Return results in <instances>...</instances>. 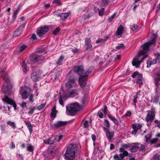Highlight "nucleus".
I'll list each match as a JSON object with an SVG mask.
<instances>
[{"label": "nucleus", "instance_id": "cd10ccee", "mask_svg": "<svg viewBox=\"0 0 160 160\" xmlns=\"http://www.w3.org/2000/svg\"><path fill=\"white\" fill-rule=\"evenodd\" d=\"M21 32V31L20 30V28L17 29L14 32L13 35L14 37H17L19 36Z\"/></svg>", "mask_w": 160, "mask_h": 160}, {"label": "nucleus", "instance_id": "412c9836", "mask_svg": "<svg viewBox=\"0 0 160 160\" xmlns=\"http://www.w3.org/2000/svg\"><path fill=\"white\" fill-rule=\"evenodd\" d=\"M25 122L30 132L31 133L32 131V127L31 123L29 121H25Z\"/></svg>", "mask_w": 160, "mask_h": 160}, {"label": "nucleus", "instance_id": "5701e85b", "mask_svg": "<svg viewBox=\"0 0 160 160\" xmlns=\"http://www.w3.org/2000/svg\"><path fill=\"white\" fill-rule=\"evenodd\" d=\"M56 106H54L52 110V111L51 113V116L53 117H55L56 116V114L57 112V111L56 110Z\"/></svg>", "mask_w": 160, "mask_h": 160}, {"label": "nucleus", "instance_id": "bf43d9fd", "mask_svg": "<svg viewBox=\"0 0 160 160\" xmlns=\"http://www.w3.org/2000/svg\"><path fill=\"white\" fill-rule=\"evenodd\" d=\"M59 102L61 105H62V106H64V105L63 101L62 100V99L61 98H60L59 100Z\"/></svg>", "mask_w": 160, "mask_h": 160}, {"label": "nucleus", "instance_id": "680f3d73", "mask_svg": "<svg viewBox=\"0 0 160 160\" xmlns=\"http://www.w3.org/2000/svg\"><path fill=\"white\" fill-rule=\"evenodd\" d=\"M33 96L32 94L30 95V96L29 98V101L30 102H33Z\"/></svg>", "mask_w": 160, "mask_h": 160}, {"label": "nucleus", "instance_id": "6e6d98bb", "mask_svg": "<svg viewBox=\"0 0 160 160\" xmlns=\"http://www.w3.org/2000/svg\"><path fill=\"white\" fill-rule=\"evenodd\" d=\"M19 8H17V9L16 10L15 12H14V14L13 15V17L15 18L16 16V15H17V13L19 11Z\"/></svg>", "mask_w": 160, "mask_h": 160}, {"label": "nucleus", "instance_id": "9d476101", "mask_svg": "<svg viewBox=\"0 0 160 160\" xmlns=\"http://www.w3.org/2000/svg\"><path fill=\"white\" fill-rule=\"evenodd\" d=\"M76 86V84L74 79H69L66 84V87L67 89L75 87Z\"/></svg>", "mask_w": 160, "mask_h": 160}, {"label": "nucleus", "instance_id": "f03ea898", "mask_svg": "<svg viewBox=\"0 0 160 160\" xmlns=\"http://www.w3.org/2000/svg\"><path fill=\"white\" fill-rule=\"evenodd\" d=\"M78 149L76 144H72L69 145L67 148L65 153L64 154L66 160H72L75 155V153Z\"/></svg>", "mask_w": 160, "mask_h": 160}, {"label": "nucleus", "instance_id": "774afa93", "mask_svg": "<svg viewBox=\"0 0 160 160\" xmlns=\"http://www.w3.org/2000/svg\"><path fill=\"white\" fill-rule=\"evenodd\" d=\"M32 38L34 39L36 38V35L35 34H33L32 36Z\"/></svg>", "mask_w": 160, "mask_h": 160}, {"label": "nucleus", "instance_id": "de8ad7c7", "mask_svg": "<svg viewBox=\"0 0 160 160\" xmlns=\"http://www.w3.org/2000/svg\"><path fill=\"white\" fill-rule=\"evenodd\" d=\"M60 29L59 28H56L53 32V34L54 35H57L59 32Z\"/></svg>", "mask_w": 160, "mask_h": 160}, {"label": "nucleus", "instance_id": "bb28decb", "mask_svg": "<svg viewBox=\"0 0 160 160\" xmlns=\"http://www.w3.org/2000/svg\"><path fill=\"white\" fill-rule=\"evenodd\" d=\"M152 134L151 133H150L148 134L146 136V142H150V140L152 138Z\"/></svg>", "mask_w": 160, "mask_h": 160}, {"label": "nucleus", "instance_id": "e2e57ef3", "mask_svg": "<svg viewBox=\"0 0 160 160\" xmlns=\"http://www.w3.org/2000/svg\"><path fill=\"white\" fill-rule=\"evenodd\" d=\"M137 98L136 97H134V99H133V102L134 103V104H135V106H136L135 103H136L137 102Z\"/></svg>", "mask_w": 160, "mask_h": 160}, {"label": "nucleus", "instance_id": "338daca9", "mask_svg": "<svg viewBox=\"0 0 160 160\" xmlns=\"http://www.w3.org/2000/svg\"><path fill=\"white\" fill-rule=\"evenodd\" d=\"M114 148V145L113 144H110V148L111 149H112Z\"/></svg>", "mask_w": 160, "mask_h": 160}, {"label": "nucleus", "instance_id": "79ce46f5", "mask_svg": "<svg viewBox=\"0 0 160 160\" xmlns=\"http://www.w3.org/2000/svg\"><path fill=\"white\" fill-rule=\"evenodd\" d=\"M114 160H122L123 158H122L119 157L118 155L115 154L114 156Z\"/></svg>", "mask_w": 160, "mask_h": 160}, {"label": "nucleus", "instance_id": "f8f14e48", "mask_svg": "<svg viewBox=\"0 0 160 160\" xmlns=\"http://www.w3.org/2000/svg\"><path fill=\"white\" fill-rule=\"evenodd\" d=\"M87 75H81L80 76L79 81L80 85L82 88L84 87L87 83Z\"/></svg>", "mask_w": 160, "mask_h": 160}, {"label": "nucleus", "instance_id": "2f4dec72", "mask_svg": "<svg viewBox=\"0 0 160 160\" xmlns=\"http://www.w3.org/2000/svg\"><path fill=\"white\" fill-rule=\"evenodd\" d=\"M64 57L62 56H61L59 59L58 60L56 63L58 65H59L61 64V62L63 61L64 59Z\"/></svg>", "mask_w": 160, "mask_h": 160}, {"label": "nucleus", "instance_id": "dca6fc26", "mask_svg": "<svg viewBox=\"0 0 160 160\" xmlns=\"http://www.w3.org/2000/svg\"><path fill=\"white\" fill-rule=\"evenodd\" d=\"M124 28L123 26L120 25L118 28L116 32V35L117 36H121L123 33Z\"/></svg>", "mask_w": 160, "mask_h": 160}, {"label": "nucleus", "instance_id": "4468645a", "mask_svg": "<svg viewBox=\"0 0 160 160\" xmlns=\"http://www.w3.org/2000/svg\"><path fill=\"white\" fill-rule=\"evenodd\" d=\"M107 110V108L105 106L103 109L99 110L98 112V115L99 117L100 118H102L104 115L106 116Z\"/></svg>", "mask_w": 160, "mask_h": 160}, {"label": "nucleus", "instance_id": "69168bd1", "mask_svg": "<svg viewBox=\"0 0 160 160\" xmlns=\"http://www.w3.org/2000/svg\"><path fill=\"white\" fill-rule=\"evenodd\" d=\"M145 148V146L144 145H141L140 149L141 150H143Z\"/></svg>", "mask_w": 160, "mask_h": 160}, {"label": "nucleus", "instance_id": "3c124183", "mask_svg": "<svg viewBox=\"0 0 160 160\" xmlns=\"http://www.w3.org/2000/svg\"><path fill=\"white\" fill-rule=\"evenodd\" d=\"M34 109L35 107L33 108L32 109H30L28 112V114L30 115L32 114L34 112Z\"/></svg>", "mask_w": 160, "mask_h": 160}, {"label": "nucleus", "instance_id": "a878e982", "mask_svg": "<svg viewBox=\"0 0 160 160\" xmlns=\"http://www.w3.org/2000/svg\"><path fill=\"white\" fill-rule=\"evenodd\" d=\"M155 82L156 83H158L160 81V72L158 73L155 76Z\"/></svg>", "mask_w": 160, "mask_h": 160}, {"label": "nucleus", "instance_id": "1a4fd4ad", "mask_svg": "<svg viewBox=\"0 0 160 160\" xmlns=\"http://www.w3.org/2000/svg\"><path fill=\"white\" fill-rule=\"evenodd\" d=\"M41 72L39 71H37L36 72L32 73L31 75V78L34 82H37L41 78Z\"/></svg>", "mask_w": 160, "mask_h": 160}, {"label": "nucleus", "instance_id": "ea45409f", "mask_svg": "<svg viewBox=\"0 0 160 160\" xmlns=\"http://www.w3.org/2000/svg\"><path fill=\"white\" fill-rule=\"evenodd\" d=\"M34 59H35V61H37L39 60H43V58L42 57L39 56H36Z\"/></svg>", "mask_w": 160, "mask_h": 160}, {"label": "nucleus", "instance_id": "a18cd8bd", "mask_svg": "<svg viewBox=\"0 0 160 160\" xmlns=\"http://www.w3.org/2000/svg\"><path fill=\"white\" fill-rule=\"evenodd\" d=\"M104 124L107 127H109L110 126L109 121L107 120H105L104 122Z\"/></svg>", "mask_w": 160, "mask_h": 160}, {"label": "nucleus", "instance_id": "f257e3e1", "mask_svg": "<svg viewBox=\"0 0 160 160\" xmlns=\"http://www.w3.org/2000/svg\"><path fill=\"white\" fill-rule=\"evenodd\" d=\"M150 40L142 46V49L139 51L138 55L133 59L132 63V65L138 68L139 67L140 64L142 62V60L147 57V53L149 50V48L154 44L157 38V36L156 34H151Z\"/></svg>", "mask_w": 160, "mask_h": 160}, {"label": "nucleus", "instance_id": "39448f33", "mask_svg": "<svg viewBox=\"0 0 160 160\" xmlns=\"http://www.w3.org/2000/svg\"><path fill=\"white\" fill-rule=\"evenodd\" d=\"M147 112L148 114L146 116L145 120L147 122H152L155 117V110L154 108H152L150 110L148 111Z\"/></svg>", "mask_w": 160, "mask_h": 160}, {"label": "nucleus", "instance_id": "c756f323", "mask_svg": "<svg viewBox=\"0 0 160 160\" xmlns=\"http://www.w3.org/2000/svg\"><path fill=\"white\" fill-rule=\"evenodd\" d=\"M128 147V146L127 144H124L122 145V147L119 149V152H122L125 149L127 148Z\"/></svg>", "mask_w": 160, "mask_h": 160}, {"label": "nucleus", "instance_id": "0e129e2a", "mask_svg": "<svg viewBox=\"0 0 160 160\" xmlns=\"http://www.w3.org/2000/svg\"><path fill=\"white\" fill-rule=\"evenodd\" d=\"M10 146H11V148H15V145L14 143L13 142H11Z\"/></svg>", "mask_w": 160, "mask_h": 160}, {"label": "nucleus", "instance_id": "6ab92c4d", "mask_svg": "<svg viewBox=\"0 0 160 160\" xmlns=\"http://www.w3.org/2000/svg\"><path fill=\"white\" fill-rule=\"evenodd\" d=\"M108 118L116 125H118V120L114 116H113L111 114L108 115Z\"/></svg>", "mask_w": 160, "mask_h": 160}, {"label": "nucleus", "instance_id": "e433bc0d", "mask_svg": "<svg viewBox=\"0 0 160 160\" xmlns=\"http://www.w3.org/2000/svg\"><path fill=\"white\" fill-rule=\"evenodd\" d=\"M27 46L25 45H22L20 47L19 49V52H22L24 50H25Z\"/></svg>", "mask_w": 160, "mask_h": 160}, {"label": "nucleus", "instance_id": "052dcab7", "mask_svg": "<svg viewBox=\"0 0 160 160\" xmlns=\"http://www.w3.org/2000/svg\"><path fill=\"white\" fill-rule=\"evenodd\" d=\"M92 138L93 142H94L95 141L96 138V136L94 134L92 135Z\"/></svg>", "mask_w": 160, "mask_h": 160}, {"label": "nucleus", "instance_id": "f704fd0d", "mask_svg": "<svg viewBox=\"0 0 160 160\" xmlns=\"http://www.w3.org/2000/svg\"><path fill=\"white\" fill-rule=\"evenodd\" d=\"M138 147L137 146H132L131 149V151L132 152H135L138 149Z\"/></svg>", "mask_w": 160, "mask_h": 160}, {"label": "nucleus", "instance_id": "603ef678", "mask_svg": "<svg viewBox=\"0 0 160 160\" xmlns=\"http://www.w3.org/2000/svg\"><path fill=\"white\" fill-rule=\"evenodd\" d=\"M157 141H158L157 139L154 138L152 140H150V142L151 143L153 144V143H155Z\"/></svg>", "mask_w": 160, "mask_h": 160}, {"label": "nucleus", "instance_id": "8fccbe9b", "mask_svg": "<svg viewBox=\"0 0 160 160\" xmlns=\"http://www.w3.org/2000/svg\"><path fill=\"white\" fill-rule=\"evenodd\" d=\"M123 47H124L123 44H121L118 46H117L116 47V48L118 50H119V49H121L123 48Z\"/></svg>", "mask_w": 160, "mask_h": 160}, {"label": "nucleus", "instance_id": "20e7f679", "mask_svg": "<svg viewBox=\"0 0 160 160\" xmlns=\"http://www.w3.org/2000/svg\"><path fill=\"white\" fill-rule=\"evenodd\" d=\"M31 91V89L30 88L24 86L20 88L19 92L22 98L26 99L27 98L28 94L30 93Z\"/></svg>", "mask_w": 160, "mask_h": 160}, {"label": "nucleus", "instance_id": "72a5a7b5", "mask_svg": "<svg viewBox=\"0 0 160 160\" xmlns=\"http://www.w3.org/2000/svg\"><path fill=\"white\" fill-rule=\"evenodd\" d=\"M98 13L100 16H102L104 12V8H103L101 9H99L98 8Z\"/></svg>", "mask_w": 160, "mask_h": 160}, {"label": "nucleus", "instance_id": "c03bdc74", "mask_svg": "<svg viewBox=\"0 0 160 160\" xmlns=\"http://www.w3.org/2000/svg\"><path fill=\"white\" fill-rule=\"evenodd\" d=\"M45 104H42L39 106H38L37 108L39 110H41L43 109L45 107Z\"/></svg>", "mask_w": 160, "mask_h": 160}, {"label": "nucleus", "instance_id": "aec40b11", "mask_svg": "<svg viewBox=\"0 0 160 160\" xmlns=\"http://www.w3.org/2000/svg\"><path fill=\"white\" fill-rule=\"evenodd\" d=\"M78 92L76 90H74L71 92H68L67 93V95L69 97H73L78 94Z\"/></svg>", "mask_w": 160, "mask_h": 160}, {"label": "nucleus", "instance_id": "5fc2aeb1", "mask_svg": "<svg viewBox=\"0 0 160 160\" xmlns=\"http://www.w3.org/2000/svg\"><path fill=\"white\" fill-rule=\"evenodd\" d=\"M131 115V112L129 111H128L126 113V114L124 115L125 116H128L129 117Z\"/></svg>", "mask_w": 160, "mask_h": 160}, {"label": "nucleus", "instance_id": "2eb2a0df", "mask_svg": "<svg viewBox=\"0 0 160 160\" xmlns=\"http://www.w3.org/2000/svg\"><path fill=\"white\" fill-rule=\"evenodd\" d=\"M67 122L63 121H58L53 124L52 126L53 128H56L63 126L67 124Z\"/></svg>", "mask_w": 160, "mask_h": 160}, {"label": "nucleus", "instance_id": "49530a36", "mask_svg": "<svg viewBox=\"0 0 160 160\" xmlns=\"http://www.w3.org/2000/svg\"><path fill=\"white\" fill-rule=\"evenodd\" d=\"M154 160H159L160 159V156L158 154L155 155L153 156Z\"/></svg>", "mask_w": 160, "mask_h": 160}, {"label": "nucleus", "instance_id": "a211bd4d", "mask_svg": "<svg viewBox=\"0 0 160 160\" xmlns=\"http://www.w3.org/2000/svg\"><path fill=\"white\" fill-rule=\"evenodd\" d=\"M85 44L87 46V49L92 48V46L91 44V40L90 38H86L85 39Z\"/></svg>", "mask_w": 160, "mask_h": 160}, {"label": "nucleus", "instance_id": "f3484780", "mask_svg": "<svg viewBox=\"0 0 160 160\" xmlns=\"http://www.w3.org/2000/svg\"><path fill=\"white\" fill-rule=\"evenodd\" d=\"M142 127L141 124L137 123L133 124L132 125V128L133 129V131L132 132V133L133 134H135L137 130L140 129Z\"/></svg>", "mask_w": 160, "mask_h": 160}, {"label": "nucleus", "instance_id": "4c0bfd02", "mask_svg": "<svg viewBox=\"0 0 160 160\" xmlns=\"http://www.w3.org/2000/svg\"><path fill=\"white\" fill-rule=\"evenodd\" d=\"M138 26L137 25L133 24L131 26V28L132 30L133 31H136L138 28Z\"/></svg>", "mask_w": 160, "mask_h": 160}, {"label": "nucleus", "instance_id": "393cba45", "mask_svg": "<svg viewBox=\"0 0 160 160\" xmlns=\"http://www.w3.org/2000/svg\"><path fill=\"white\" fill-rule=\"evenodd\" d=\"M69 15L68 13H62L60 15L61 19L63 20L66 18Z\"/></svg>", "mask_w": 160, "mask_h": 160}, {"label": "nucleus", "instance_id": "423d86ee", "mask_svg": "<svg viewBox=\"0 0 160 160\" xmlns=\"http://www.w3.org/2000/svg\"><path fill=\"white\" fill-rule=\"evenodd\" d=\"M2 100L6 103L11 105H12L13 107L14 110H16L17 109V105L15 102L12 99L8 98L6 95H4V98L2 99Z\"/></svg>", "mask_w": 160, "mask_h": 160}, {"label": "nucleus", "instance_id": "09e8293b", "mask_svg": "<svg viewBox=\"0 0 160 160\" xmlns=\"http://www.w3.org/2000/svg\"><path fill=\"white\" fill-rule=\"evenodd\" d=\"M53 3H55L58 5H60L61 4L60 0H55L53 2Z\"/></svg>", "mask_w": 160, "mask_h": 160}, {"label": "nucleus", "instance_id": "b1692460", "mask_svg": "<svg viewBox=\"0 0 160 160\" xmlns=\"http://www.w3.org/2000/svg\"><path fill=\"white\" fill-rule=\"evenodd\" d=\"M44 142L46 144H52L53 143V140L51 138H48L47 139H45L43 140Z\"/></svg>", "mask_w": 160, "mask_h": 160}, {"label": "nucleus", "instance_id": "9b49d317", "mask_svg": "<svg viewBox=\"0 0 160 160\" xmlns=\"http://www.w3.org/2000/svg\"><path fill=\"white\" fill-rule=\"evenodd\" d=\"M83 67L82 66H77L72 68L68 73L69 75H70L73 72H76L78 74H80L83 72Z\"/></svg>", "mask_w": 160, "mask_h": 160}, {"label": "nucleus", "instance_id": "864d4df0", "mask_svg": "<svg viewBox=\"0 0 160 160\" xmlns=\"http://www.w3.org/2000/svg\"><path fill=\"white\" fill-rule=\"evenodd\" d=\"M21 106L22 108H24L26 107V103L25 102H22L21 104Z\"/></svg>", "mask_w": 160, "mask_h": 160}, {"label": "nucleus", "instance_id": "ddd939ff", "mask_svg": "<svg viewBox=\"0 0 160 160\" xmlns=\"http://www.w3.org/2000/svg\"><path fill=\"white\" fill-rule=\"evenodd\" d=\"M160 62V53H158L157 56V57L156 59V60H153L152 61H148L147 62V67H149L151 65H153L156 64L157 62Z\"/></svg>", "mask_w": 160, "mask_h": 160}, {"label": "nucleus", "instance_id": "4be33fe9", "mask_svg": "<svg viewBox=\"0 0 160 160\" xmlns=\"http://www.w3.org/2000/svg\"><path fill=\"white\" fill-rule=\"evenodd\" d=\"M107 136L109 140H111L113 137L114 132L113 131H108L106 132Z\"/></svg>", "mask_w": 160, "mask_h": 160}, {"label": "nucleus", "instance_id": "58836bf2", "mask_svg": "<svg viewBox=\"0 0 160 160\" xmlns=\"http://www.w3.org/2000/svg\"><path fill=\"white\" fill-rule=\"evenodd\" d=\"M116 15V13H114L112 15L108 20V22H110L115 18Z\"/></svg>", "mask_w": 160, "mask_h": 160}, {"label": "nucleus", "instance_id": "0eeeda50", "mask_svg": "<svg viewBox=\"0 0 160 160\" xmlns=\"http://www.w3.org/2000/svg\"><path fill=\"white\" fill-rule=\"evenodd\" d=\"M49 29V27L47 25H45L40 27L37 30V33L39 36H41L47 32Z\"/></svg>", "mask_w": 160, "mask_h": 160}, {"label": "nucleus", "instance_id": "37998d69", "mask_svg": "<svg viewBox=\"0 0 160 160\" xmlns=\"http://www.w3.org/2000/svg\"><path fill=\"white\" fill-rule=\"evenodd\" d=\"M27 149L28 151L30 152H32L33 151V147L30 145H29V146L27 147Z\"/></svg>", "mask_w": 160, "mask_h": 160}, {"label": "nucleus", "instance_id": "4d7b16f0", "mask_svg": "<svg viewBox=\"0 0 160 160\" xmlns=\"http://www.w3.org/2000/svg\"><path fill=\"white\" fill-rule=\"evenodd\" d=\"M19 8H17V9L16 10L15 12H14V14L13 15V17L15 18L16 16V15H17V13L19 11Z\"/></svg>", "mask_w": 160, "mask_h": 160}, {"label": "nucleus", "instance_id": "c85d7f7f", "mask_svg": "<svg viewBox=\"0 0 160 160\" xmlns=\"http://www.w3.org/2000/svg\"><path fill=\"white\" fill-rule=\"evenodd\" d=\"M122 152V153H120L119 154L120 157L122 158H123L125 156H127L128 154V152L125 150L123 151Z\"/></svg>", "mask_w": 160, "mask_h": 160}, {"label": "nucleus", "instance_id": "c9c22d12", "mask_svg": "<svg viewBox=\"0 0 160 160\" xmlns=\"http://www.w3.org/2000/svg\"><path fill=\"white\" fill-rule=\"evenodd\" d=\"M107 40V39H102V38H98L96 41V43H98L99 42H104L105 41H106Z\"/></svg>", "mask_w": 160, "mask_h": 160}, {"label": "nucleus", "instance_id": "a19ab883", "mask_svg": "<svg viewBox=\"0 0 160 160\" xmlns=\"http://www.w3.org/2000/svg\"><path fill=\"white\" fill-rule=\"evenodd\" d=\"M108 2V0H102V4L104 6H107Z\"/></svg>", "mask_w": 160, "mask_h": 160}, {"label": "nucleus", "instance_id": "473e14b6", "mask_svg": "<svg viewBox=\"0 0 160 160\" xmlns=\"http://www.w3.org/2000/svg\"><path fill=\"white\" fill-rule=\"evenodd\" d=\"M7 124L8 125L12 126L13 128H15L16 127V125L14 122L9 121L7 122Z\"/></svg>", "mask_w": 160, "mask_h": 160}, {"label": "nucleus", "instance_id": "6e6552de", "mask_svg": "<svg viewBox=\"0 0 160 160\" xmlns=\"http://www.w3.org/2000/svg\"><path fill=\"white\" fill-rule=\"evenodd\" d=\"M132 77L133 78L136 77L137 78V83L138 84L139 86H141L142 84V74H139L138 72H136L132 74Z\"/></svg>", "mask_w": 160, "mask_h": 160}, {"label": "nucleus", "instance_id": "7c9ffc66", "mask_svg": "<svg viewBox=\"0 0 160 160\" xmlns=\"http://www.w3.org/2000/svg\"><path fill=\"white\" fill-rule=\"evenodd\" d=\"M23 71L24 73H26V72L28 71V68L27 67L26 65L25 62H23L22 64Z\"/></svg>", "mask_w": 160, "mask_h": 160}, {"label": "nucleus", "instance_id": "13d9d810", "mask_svg": "<svg viewBox=\"0 0 160 160\" xmlns=\"http://www.w3.org/2000/svg\"><path fill=\"white\" fill-rule=\"evenodd\" d=\"M84 127L85 128H87L88 126V121H85L83 124Z\"/></svg>", "mask_w": 160, "mask_h": 160}, {"label": "nucleus", "instance_id": "7ed1b4c3", "mask_svg": "<svg viewBox=\"0 0 160 160\" xmlns=\"http://www.w3.org/2000/svg\"><path fill=\"white\" fill-rule=\"evenodd\" d=\"M66 113L68 115H73L79 109V106L78 103L71 104L66 107Z\"/></svg>", "mask_w": 160, "mask_h": 160}]
</instances>
